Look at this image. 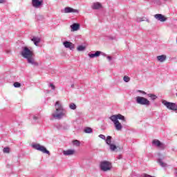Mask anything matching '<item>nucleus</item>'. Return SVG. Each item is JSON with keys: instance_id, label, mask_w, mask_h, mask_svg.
Returning a JSON list of instances; mask_svg holds the SVG:
<instances>
[{"instance_id": "obj_1", "label": "nucleus", "mask_w": 177, "mask_h": 177, "mask_svg": "<svg viewBox=\"0 0 177 177\" xmlns=\"http://www.w3.org/2000/svg\"><path fill=\"white\" fill-rule=\"evenodd\" d=\"M20 55L27 60L28 64H31L32 66H38V62H35L34 52L31 50V48H28V46H22L21 50L20 52Z\"/></svg>"}, {"instance_id": "obj_2", "label": "nucleus", "mask_w": 177, "mask_h": 177, "mask_svg": "<svg viewBox=\"0 0 177 177\" xmlns=\"http://www.w3.org/2000/svg\"><path fill=\"white\" fill-rule=\"evenodd\" d=\"M55 111L52 114V116L55 120H62L64 117H66V109L63 107V105L60 101H57L55 104Z\"/></svg>"}, {"instance_id": "obj_3", "label": "nucleus", "mask_w": 177, "mask_h": 177, "mask_svg": "<svg viewBox=\"0 0 177 177\" xmlns=\"http://www.w3.org/2000/svg\"><path fill=\"white\" fill-rule=\"evenodd\" d=\"M100 168L101 171H103L104 172H107V171H110V169H111L112 168L111 162L107 160L102 161L100 164Z\"/></svg>"}, {"instance_id": "obj_4", "label": "nucleus", "mask_w": 177, "mask_h": 177, "mask_svg": "<svg viewBox=\"0 0 177 177\" xmlns=\"http://www.w3.org/2000/svg\"><path fill=\"white\" fill-rule=\"evenodd\" d=\"M162 104L167 107L169 110L176 111L177 113V104L174 102H168L167 100L162 101Z\"/></svg>"}, {"instance_id": "obj_5", "label": "nucleus", "mask_w": 177, "mask_h": 177, "mask_svg": "<svg viewBox=\"0 0 177 177\" xmlns=\"http://www.w3.org/2000/svg\"><path fill=\"white\" fill-rule=\"evenodd\" d=\"M136 103L142 106H150V101L144 97H136Z\"/></svg>"}, {"instance_id": "obj_6", "label": "nucleus", "mask_w": 177, "mask_h": 177, "mask_svg": "<svg viewBox=\"0 0 177 177\" xmlns=\"http://www.w3.org/2000/svg\"><path fill=\"white\" fill-rule=\"evenodd\" d=\"M32 147L35 150H38L39 151H41L44 154H50V152L46 149V148L39 144H33Z\"/></svg>"}, {"instance_id": "obj_7", "label": "nucleus", "mask_w": 177, "mask_h": 177, "mask_svg": "<svg viewBox=\"0 0 177 177\" xmlns=\"http://www.w3.org/2000/svg\"><path fill=\"white\" fill-rule=\"evenodd\" d=\"M109 118H110L111 121H118V120H121L124 122H125V121H127V120H125V116H124L120 113L118 115H111Z\"/></svg>"}, {"instance_id": "obj_8", "label": "nucleus", "mask_w": 177, "mask_h": 177, "mask_svg": "<svg viewBox=\"0 0 177 177\" xmlns=\"http://www.w3.org/2000/svg\"><path fill=\"white\" fill-rule=\"evenodd\" d=\"M63 45L67 49H70V50H74L75 45L72 42L65 41L63 42Z\"/></svg>"}, {"instance_id": "obj_9", "label": "nucleus", "mask_w": 177, "mask_h": 177, "mask_svg": "<svg viewBox=\"0 0 177 177\" xmlns=\"http://www.w3.org/2000/svg\"><path fill=\"white\" fill-rule=\"evenodd\" d=\"M44 3L42 0H32V5L33 8H39Z\"/></svg>"}, {"instance_id": "obj_10", "label": "nucleus", "mask_w": 177, "mask_h": 177, "mask_svg": "<svg viewBox=\"0 0 177 177\" xmlns=\"http://www.w3.org/2000/svg\"><path fill=\"white\" fill-rule=\"evenodd\" d=\"M79 10L77 9H74L71 7H66L64 8V13H79Z\"/></svg>"}, {"instance_id": "obj_11", "label": "nucleus", "mask_w": 177, "mask_h": 177, "mask_svg": "<svg viewBox=\"0 0 177 177\" xmlns=\"http://www.w3.org/2000/svg\"><path fill=\"white\" fill-rule=\"evenodd\" d=\"M113 122L116 131H121L122 129V124L118 120H111Z\"/></svg>"}, {"instance_id": "obj_12", "label": "nucleus", "mask_w": 177, "mask_h": 177, "mask_svg": "<svg viewBox=\"0 0 177 177\" xmlns=\"http://www.w3.org/2000/svg\"><path fill=\"white\" fill-rule=\"evenodd\" d=\"M162 160H164V157L162 158H159L157 160L158 164L162 167V168H167L168 167V164H167L165 162H164Z\"/></svg>"}, {"instance_id": "obj_13", "label": "nucleus", "mask_w": 177, "mask_h": 177, "mask_svg": "<svg viewBox=\"0 0 177 177\" xmlns=\"http://www.w3.org/2000/svg\"><path fill=\"white\" fill-rule=\"evenodd\" d=\"M154 17L155 19H156V20H158L159 21H165L167 20V18H165V17H164L161 14H156L154 15Z\"/></svg>"}, {"instance_id": "obj_14", "label": "nucleus", "mask_w": 177, "mask_h": 177, "mask_svg": "<svg viewBox=\"0 0 177 177\" xmlns=\"http://www.w3.org/2000/svg\"><path fill=\"white\" fill-rule=\"evenodd\" d=\"M64 156H74L75 154V149H68L66 151H63Z\"/></svg>"}, {"instance_id": "obj_15", "label": "nucleus", "mask_w": 177, "mask_h": 177, "mask_svg": "<svg viewBox=\"0 0 177 177\" xmlns=\"http://www.w3.org/2000/svg\"><path fill=\"white\" fill-rule=\"evenodd\" d=\"M158 62H160V63H164L167 60V55H158L156 57Z\"/></svg>"}, {"instance_id": "obj_16", "label": "nucleus", "mask_w": 177, "mask_h": 177, "mask_svg": "<svg viewBox=\"0 0 177 177\" xmlns=\"http://www.w3.org/2000/svg\"><path fill=\"white\" fill-rule=\"evenodd\" d=\"M91 8L94 10H97V9H100L102 8V4L99 2L93 3Z\"/></svg>"}, {"instance_id": "obj_17", "label": "nucleus", "mask_w": 177, "mask_h": 177, "mask_svg": "<svg viewBox=\"0 0 177 177\" xmlns=\"http://www.w3.org/2000/svg\"><path fill=\"white\" fill-rule=\"evenodd\" d=\"M99 56H100V51H96L95 53H88V57H90V59L99 57Z\"/></svg>"}, {"instance_id": "obj_18", "label": "nucleus", "mask_w": 177, "mask_h": 177, "mask_svg": "<svg viewBox=\"0 0 177 177\" xmlns=\"http://www.w3.org/2000/svg\"><path fill=\"white\" fill-rule=\"evenodd\" d=\"M31 41L35 44V46H38V44L41 42V39H39V37H34L31 39Z\"/></svg>"}, {"instance_id": "obj_19", "label": "nucleus", "mask_w": 177, "mask_h": 177, "mask_svg": "<svg viewBox=\"0 0 177 177\" xmlns=\"http://www.w3.org/2000/svg\"><path fill=\"white\" fill-rule=\"evenodd\" d=\"M71 28L72 29V31H78V30H80V24H73L71 26Z\"/></svg>"}, {"instance_id": "obj_20", "label": "nucleus", "mask_w": 177, "mask_h": 177, "mask_svg": "<svg viewBox=\"0 0 177 177\" xmlns=\"http://www.w3.org/2000/svg\"><path fill=\"white\" fill-rule=\"evenodd\" d=\"M111 139H112V137L110 136H108L106 137V139L105 138V140H106V145H108L109 146H110L111 145Z\"/></svg>"}, {"instance_id": "obj_21", "label": "nucleus", "mask_w": 177, "mask_h": 177, "mask_svg": "<svg viewBox=\"0 0 177 177\" xmlns=\"http://www.w3.org/2000/svg\"><path fill=\"white\" fill-rule=\"evenodd\" d=\"M109 149L111 151H115L117 150V146H115L114 144H111L109 145Z\"/></svg>"}, {"instance_id": "obj_22", "label": "nucleus", "mask_w": 177, "mask_h": 177, "mask_svg": "<svg viewBox=\"0 0 177 177\" xmlns=\"http://www.w3.org/2000/svg\"><path fill=\"white\" fill-rule=\"evenodd\" d=\"M86 49V47L82 46V45H80L77 48V50L78 52H84V50H85Z\"/></svg>"}, {"instance_id": "obj_23", "label": "nucleus", "mask_w": 177, "mask_h": 177, "mask_svg": "<svg viewBox=\"0 0 177 177\" xmlns=\"http://www.w3.org/2000/svg\"><path fill=\"white\" fill-rule=\"evenodd\" d=\"M152 143L153 145H155V146H157V147H160L161 145V142L158 140H154Z\"/></svg>"}, {"instance_id": "obj_24", "label": "nucleus", "mask_w": 177, "mask_h": 177, "mask_svg": "<svg viewBox=\"0 0 177 177\" xmlns=\"http://www.w3.org/2000/svg\"><path fill=\"white\" fill-rule=\"evenodd\" d=\"M73 144L74 145V146H76L77 147H80V146H81V142H80V140H73Z\"/></svg>"}, {"instance_id": "obj_25", "label": "nucleus", "mask_w": 177, "mask_h": 177, "mask_svg": "<svg viewBox=\"0 0 177 177\" xmlns=\"http://www.w3.org/2000/svg\"><path fill=\"white\" fill-rule=\"evenodd\" d=\"M84 131L85 132V133H92L93 130H92V128L91 127H86Z\"/></svg>"}, {"instance_id": "obj_26", "label": "nucleus", "mask_w": 177, "mask_h": 177, "mask_svg": "<svg viewBox=\"0 0 177 177\" xmlns=\"http://www.w3.org/2000/svg\"><path fill=\"white\" fill-rule=\"evenodd\" d=\"M148 97H150L151 99V100H156V99H157V95H154V94H147Z\"/></svg>"}, {"instance_id": "obj_27", "label": "nucleus", "mask_w": 177, "mask_h": 177, "mask_svg": "<svg viewBox=\"0 0 177 177\" xmlns=\"http://www.w3.org/2000/svg\"><path fill=\"white\" fill-rule=\"evenodd\" d=\"M69 108L71 109V110H75L77 109V105H75V104L74 103H71L69 104Z\"/></svg>"}, {"instance_id": "obj_28", "label": "nucleus", "mask_w": 177, "mask_h": 177, "mask_svg": "<svg viewBox=\"0 0 177 177\" xmlns=\"http://www.w3.org/2000/svg\"><path fill=\"white\" fill-rule=\"evenodd\" d=\"M123 80L124 82H129V81H131V78L128 76H124Z\"/></svg>"}, {"instance_id": "obj_29", "label": "nucleus", "mask_w": 177, "mask_h": 177, "mask_svg": "<svg viewBox=\"0 0 177 177\" xmlns=\"http://www.w3.org/2000/svg\"><path fill=\"white\" fill-rule=\"evenodd\" d=\"M14 86H15V88H20V86H21V84L16 82L14 83Z\"/></svg>"}, {"instance_id": "obj_30", "label": "nucleus", "mask_w": 177, "mask_h": 177, "mask_svg": "<svg viewBox=\"0 0 177 177\" xmlns=\"http://www.w3.org/2000/svg\"><path fill=\"white\" fill-rule=\"evenodd\" d=\"M55 128H57V129H63V124H55Z\"/></svg>"}, {"instance_id": "obj_31", "label": "nucleus", "mask_w": 177, "mask_h": 177, "mask_svg": "<svg viewBox=\"0 0 177 177\" xmlns=\"http://www.w3.org/2000/svg\"><path fill=\"white\" fill-rule=\"evenodd\" d=\"M3 153H10V149L9 147H5L3 149Z\"/></svg>"}, {"instance_id": "obj_32", "label": "nucleus", "mask_w": 177, "mask_h": 177, "mask_svg": "<svg viewBox=\"0 0 177 177\" xmlns=\"http://www.w3.org/2000/svg\"><path fill=\"white\" fill-rule=\"evenodd\" d=\"M36 19H37V20H44V16L43 15H37L36 16Z\"/></svg>"}, {"instance_id": "obj_33", "label": "nucleus", "mask_w": 177, "mask_h": 177, "mask_svg": "<svg viewBox=\"0 0 177 177\" xmlns=\"http://www.w3.org/2000/svg\"><path fill=\"white\" fill-rule=\"evenodd\" d=\"M49 87L51 88V89H53V91H55V89H56V86H55L53 83H50L49 84Z\"/></svg>"}, {"instance_id": "obj_34", "label": "nucleus", "mask_w": 177, "mask_h": 177, "mask_svg": "<svg viewBox=\"0 0 177 177\" xmlns=\"http://www.w3.org/2000/svg\"><path fill=\"white\" fill-rule=\"evenodd\" d=\"M68 128H70V127L68 126V124H62V129L67 130L68 129Z\"/></svg>"}, {"instance_id": "obj_35", "label": "nucleus", "mask_w": 177, "mask_h": 177, "mask_svg": "<svg viewBox=\"0 0 177 177\" xmlns=\"http://www.w3.org/2000/svg\"><path fill=\"white\" fill-rule=\"evenodd\" d=\"M158 147H160V149H161V150H164V149H165L166 147L163 143L160 142V145Z\"/></svg>"}, {"instance_id": "obj_36", "label": "nucleus", "mask_w": 177, "mask_h": 177, "mask_svg": "<svg viewBox=\"0 0 177 177\" xmlns=\"http://www.w3.org/2000/svg\"><path fill=\"white\" fill-rule=\"evenodd\" d=\"M98 137L100 138V139H102L103 140H106V136L103 134H100Z\"/></svg>"}, {"instance_id": "obj_37", "label": "nucleus", "mask_w": 177, "mask_h": 177, "mask_svg": "<svg viewBox=\"0 0 177 177\" xmlns=\"http://www.w3.org/2000/svg\"><path fill=\"white\" fill-rule=\"evenodd\" d=\"M138 92H139V93H142V95H147V93L142 90H138Z\"/></svg>"}, {"instance_id": "obj_38", "label": "nucleus", "mask_w": 177, "mask_h": 177, "mask_svg": "<svg viewBox=\"0 0 177 177\" xmlns=\"http://www.w3.org/2000/svg\"><path fill=\"white\" fill-rule=\"evenodd\" d=\"M39 116H33V120L35 121H37V120H39Z\"/></svg>"}, {"instance_id": "obj_39", "label": "nucleus", "mask_w": 177, "mask_h": 177, "mask_svg": "<svg viewBox=\"0 0 177 177\" xmlns=\"http://www.w3.org/2000/svg\"><path fill=\"white\" fill-rule=\"evenodd\" d=\"M106 59H108L109 62H111L113 58L111 56H107Z\"/></svg>"}, {"instance_id": "obj_40", "label": "nucleus", "mask_w": 177, "mask_h": 177, "mask_svg": "<svg viewBox=\"0 0 177 177\" xmlns=\"http://www.w3.org/2000/svg\"><path fill=\"white\" fill-rule=\"evenodd\" d=\"M100 55H102V56H107V55H106V53L100 51Z\"/></svg>"}, {"instance_id": "obj_41", "label": "nucleus", "mask_w": 177, "mask_h": 177, "mask_svg": "<svg viewBox=\"0 0 177 177\" xmlns=\"http://www.w3.org/2000/svg\"><path fill=\"white\" fill-rule=\"evenodd\" d=\"M5 2V0H0V3H3Z\"/></svg>"}, {"instance_id": "obj_42", "label": "nucleus", "mask_w": 177, "mask_h": 177, "mask_svg": "<svg viewBox=\"0 0 177 177\" xmlns=\"http://www.w3.org/2000/svg\"><path fill=\"white\" fill-rule=\"evenodd\" d=\"M71 88H74V84H72V85H71Z\"/></svg>"}, {"instance_id": "obj_43", "label": "nucleus", "mask_w": 177, "mask_h": 177, "mask_svg": "<svg viewBox=\"0 0 177 177\" xmlns=\"http://www.w3.org/2000/svg\"><path fill=\"white\" fill-rule=\"evenodd\" d=\"M158 156H161V153H158Z\"/></svg>"}, {"instance_id": "obj_44", "label": "nucleus", "mask_w": 177, "mask_h": 177, "mask_svg": "<svg viewBox=\"0 0 177 177\" xmlns=\"http://www.w3.org/2000/svg\"><path fill=\"white\" fill-rule=\"evenodd\" d=\"M145 1H150V0H145Z\"/></svg>"}]
</instances>
